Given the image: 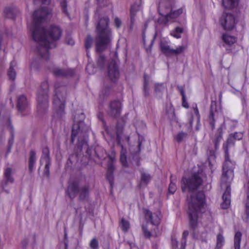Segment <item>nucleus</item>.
Instances as JSON below:
<instances>
[{
	"label": "nucleus",
	"instance_id": "603ef678",
	"mask_svg": "<svg viewBox=\"0 0 249 249\" xmlns=\"http://www.w3.org/2000/svg\"><path fill=\"white\" fill-rule=\"evenodd\" d=\"M177 188L176 184L173 183L171 180L168 187L169 192L172 194H173L177 190Z\"/></svg>",
	"mask_w": 249,
	"mask_h": 249
},
{
	"label": "nucleus",
	"instance_id": "4d7b16f0",
	"mask_svg": "<svg viewBox=\"0 0 249 249\" xmlns=\"http://www.w3.org/2000/svg\"><path fill=\"white\" fill-rule=\"evenodd\" d=\"M163 17H164L163 18H160L158 19V22L160 24H166L170 18L167 16Z\"/></svg>",
	"mask_w": 249,
	"mask_h": 249
},
{
	"label": "nucleus",
	"instance_id": "0e129e2a",
	"mask_svg": "<svg viewBox=\"0 0 249 249\" xmlns=\"http://www.w3.org/2000/svg\"><path fill=\"white\" fill-rule=\"evenodd\" d=\"M178 89L179 90L181 95L182 96H185V92L184 88L182 86H178Z\"/></svg>",
	"mask_w": 249,
	"mask_h": 249
},
{
	"label": "nucleus",
	"instance_id": "6e6552de",
	"mask_svg": "<svg viewBox=\"0 0 249 249\" xmlns=\"http://www.w3.org/2000/svg\"><path fill=\"white\" fill-rule=\"evenodd\" d=\"M66 89L57 83L54 84V95L53 98L54 108L57 113L61 114L64 111Z\"/></svg>",
	"mask_w": 249,
	"mask_h": 249
},
{
	"label": "nucleus",
	"instance_id": "6ab92c4d",
	"mask_svg": "<svg viewBox=\"0 0 249 249\" xmlns=\"http://www.w3.org/2000/svg\"><path fill=\"white\" fill-rule=\"evenodd\" d=\"M223 202L221 204V207L223 209H228L231 204V188L229 184L226 185V189L223 196Z\"/></svg>",
	"mask_w": 249,
	"mask_h": 249
},
{
	"label": "nucleus",
	"instance_id": "37998d69",
	"mask_svg": "<svg viewBox=\"0 0 249 249\" xmlns=\"http://www.w3.org/2000/svg\"><path fill=\"white\" fill-rule=\"evenodd\" d=\"M186 49L185 46H180L177 47L176 49H172V54L178 55L182 53Z\"/></svg>",
	"mask_w": 249,
	"mask_h": 249
},
{
	"label": "nucleus",
	"instance_id": "9d476101",
	"mask_svg": "<svg viewBox=\"0 0 249 249\" xmlns=\"http://www.w3.org/2000/svg\"><path fill=\"white\" fill-rule=\"evenodd\" d=\"M220 113V109L218 107L217 102L215 101H212L207 121L212 130L215 127V120L218 118Z\"/></svg>",
	"mask_w": 249,
	"mask_h": 249
},
{
	"label": "nucleus",
	"instance_id": "de8ad7c7",
	"mask_svg": "<svg viewBox=\"0 0 249 249\" xmlns=\"http://www.w3.org/2000/svg\"><path fill=\"white\" fill-rule=\"evenodd\" d=\"M165 86L164 83H158L155 85V91L156 93L162 92L165 89Z\"/></svg>",
	"mask_w": 249,
	"mask_h": 249
},
{
	"label": "nucleus",
	"instance_id": "f03ea898",
	"mask_svg": "<svg viewBox=\"0 0 249 249\" xmlns=\"http://www.w3.org/2000/svg\"><path fill=\"white\" fill-rule=\"evenodd\" d=\"M96 0L97 7L94 17L98 20L96 24V50L97 52H101L110 45L112 40V32L109 28V18L107 16H101L102 9L108 6L110 3L108 0Z\"/></svg>",
	"mask_w": 249,
	"mask_h": 249
},
{
	"label": "nucleus",
	"instance_id": "4468645a",
	"mask_svg": "<svg viewBox=\"0 0 249 249\" xmlns=\"http://www.w3.org/2000/svg\"><path fill=\"white\" fill-rule=\"evenodd\" d=\"M122 105L119 100H113L109 103L107 114L113 118L119 117L122 111Z\"/></svg>",
	"mask_w": 249,
	"mask_h": 249
},
{
	"label": "nucleus",
	"instance_id": "8fccbe9b",
	"mask_svg": "<svg viewBox=\"0 0 249 249\" xmlns=\"http://www.w3.org/2000/svg\"><path fill=\"white\" fill-rule=\"evenodd\" d=\"M51 165V160L50 159H47V161H46V164L45 166L44 169V174L47 176L49 177L50 175V166Z\"/></svg>",
	"mask_w": 249,
	"mask_h": 249
},
{
	"label": "nucleus",
	"instance_id": "ea45409f",
	"mask_svg": "<svg viewBox=\"0 0 249 249\" xmlns=\"http://www.w3.org/2000/svg\"><path fill=\"white\" fill-rule=\"evenodd\" d=\"M144 83H143V93L145 97H147L149 95V83L148 80L146 79V75H144Z\"/></svg>",
	"mask_w": 249,
	"mask_h": 249
},
{
	"label": "nucleus",
	"instance_id": "b1692460",
	"mask_svg": "<svg viewBox=\"0 0 249 249\" xmlns=\"http://www.w3.org/2000/svg\"><path fill=\"white\" fill-rule=\"evenodd\" d=\"M151 179V175L144 172H141V181L139 183V186L142 187L147 185Z\"/></svg>",
	"mask_w": 249,
	"mask_h": 249
},
{
	"label": "nucleus",
	"instance_id": "774afa93",
	"mask_svg": "<svg viewBox=\"0 0 249 249\" xmlns=\"http://www.w3.org/2000/svg\"><path fill=\"white\" fill-rule=\"evenodd\" d=\"M67 43L71 45H73L74 44V41L72 39H70L67 42Z\"/></svg>",
	"mask_w": 249,
	"mask_h": 249
},
{
	"label": "nucleus",
	"instance_id": "09e8293b",
	"mask_svg": "<svg viewBox=\"0 0 249 249\" xmlns=\"http://www.w3.org/2000/svg\"><path fill=\"white\" fill-rule=\"evenodd\" d=\"M93 42V38L90 35H88L85 41V47L87 50L91 48Z\"/></svg>",
	"mask_w": 249,
	"mask_h": 249
},
{
	"label": "nucleus",
	"instance_id": "423d86ee",
	"mask_svg": "<svg viewBox=\"0 0 249 249\" xmlns=\"http://www.w3.org/2000/svg\"><path fill=\"white\" fill-rule=\"evenodd\" d=\"M90 186L85 184L79 188V182L75 180L69 182L67 187V194L71 199H74L79 193V198L84 201L89 198Z\"/></svg>",
	"mask_w": 249,
	"mask_h": 249
},
{
	"label": "nucleus",
	"instance_id": "f3484780",
	"mask_svg": "<svg viewBox=\"0 0 249 249\" xmlns=\"http://www.w3.org/2000/svg\"><path fill=\"white\" fill-rule=\"evenodd\" d=\"M121 129H118L117 131V143L121 147V155H120V161L123 166L128 167V163L126 160V150L124 147V145L121 143Z\"/></svg>",
	"mask_w": 249,
	"mask_h": 249
},
{
	"label": "nucleus",
	"instance_id": "4be33fe9",
	"mask_svg": "<svg viewBox=\"0 0 249 249\" xmlns=\"http://www.w3.org/2000/svg\"><path fill=\"white\" fill-rule=\"evenodd\" d=\"M36 160V152L34 150H31L29 152L28 160V168L30 173H32L35 169Z\"/></svg>",
	"mask_w": 249,
	"mask_h": 249
},
{
	"label": "nucleus",
	"instance_id": "864d4df0",
	"mask_svg": "<svg viewBox=\"0 0 249 249\" xmlns=\"http://www.w3.org/2000/svg\"><path fill=\"white\" fill-rule=\"evenodd\" d=\"M235 140H240L243 137V134L241 132H235L234 133L231 134Z\"/></svg>",
	"mask_w": 249,
	"mask_h": 249
},
{
	"label": "nucleus",
	"instance_id": "473e14b6",
	"mask_svg": "<svg viewBox=\"0 0 249 249\" xmlns=\"http://www.w3.org/2000/svg\"><path fill=\"white\" fill-rule=\"evenodd\" d=\"M242 233L240 231L236 232L234 235V249H240V243L242 237Z\"/></svg>",
	"mask_w": 249,
	"mask_h": 249
},
{
	"label": "nucleus",
	"instance_id": "9b49d317",
	"mask_svg": "<svg viewBox=\"0 0 249 249\" xmlns=\"http://www.w3.org/2000/svg\"><path fill=\"white\" fill-rule=\"evenodd\" d=\"M29 107V101L25 94H20L17 96V107L18 113L22 117L27 114Z\"/></svg>",
	"mask_w": 249,
	"mask_h": 249
},
{
	"label": "nucleus",
	"instance_id": "bb28decb",
	"mask_svg": "<svg viewBox=\"0 0 249 249\" xmlns=\"http://www.w3.org/2000/svg\"><path fill=\"white\" fill-rule=\"evenodd\" d=\"M19 11L16 8H7L4 10V13L8 18H15Z\"/></svg>",
	"mask_w": 249,
	"mask_h": 249
},
{
	"label": "nucleus",
	"instance_id": "7ed1b4c3",
	"mask_svg": "<svg viewBox=\"0 0 249 249\" xmlns=\"http://www.w3.org/2000/svg\"><path fill=\"white\" fill-rule=\"evenodd\" d=\"M188 201L190 225L195 229L197 226L199 214L205 212V196L203 192H199L196 195H191Z\"/></svg>",
	"mask_w": 249,
	"mask_h": 249
},
{
	"label": "nucleus",
	"instance_id": "1a4fd4ad",
	"mask_svg": "<svg viewBox=\"0 0 249 249\" xmlns=\"http://www.w3.org/2000/svg\"><path fill=\"white\" fill-rule=\"evenodd\" d=\"M235 162L230 159L229 154H225V161L223 164L222 183L229 184L234 178V169Z\"/></svg>",
	"mask_w": 249,
	"mask_h": 249
},
{
	"label": "nucleus",
	"instance_id": "4c0bfd02",
	"mask_svg": "<svg viewBox=\"0 0 249 249\" xmlns=\"http://www.w3.org/2000/svg\"><path fill=\"white\" fill-rule=\"evenodd\" d=\"M187 133L183 131L179 132L174 136L175 140L178 143L181 142L187 137Z\"/></svg>",
	"mask_w": 249,
	"mask_h": 249
},
{
	"label": "nucleus",
	"instance_id": "5fc2aeb1",
	"mask_svg": "<svg viewBox=\"0 0 249 249\" xmlns=\"http://www.w3.org/2000/svg\"><path fill=\"white\" fill-rule=\"evenodd\" d=\"M43 157L47 161V159H50L49 157V151L48 148L43 149Z\"/></svg>",
	"mask_w": 249,
	"mask_h": 249
},
{
	"label": "nucleus",
	"instance_id": "c85d7f7f",
	"mask_svg": "<svg viewBox=\"0 0 249 249\" xmlns=\"http://www.w3.org/2000/svg\"><path fill=\"white\" fill-rule=\"evenodd\" d=\"M223 6L226 9H232L238 4V0H222Z\"/></svg>",
	"mask_w": 249,
	"mask_h": 249
},
{
	"label": "nucleus",
	"instance_id": "c756f323",
	"mask_svg": "<svg viewBox=\"0 0 249 249\" xmlns=\"http://www.w3.org/2000/svg\"><path fill=\"white\" fill-rule=\"evenodd\" d=\"M223 41L229 45H231L236 42V38L228 34H224L222 36Z\"/></svg>",
	"mask_w": 249,
	"mask_h": 249
},
{
	"label": "nucleus",
	"instance_id": "79ce46f5",
	"mask_svg": "<svg viewBox=\"0 0 249 249\" xmlns=\"http://www.w3.org/2000/svg\"><path fill=\"white\" fill-rule=\"evenodd\" d=\"M134 9H132V10L130 11V25H129V30L130 31H132L133 28H134V25H135V17H136V14H135V13H134Z\"/></svg>",
	"mask_w": 249,
	"mask_h": 249
},
{
	"label": "nucleus",
	"instance_id": "e2e57ef3",
	"mask_svg": "<svg viewBox=\"0 0 249 249\" xmlns=\"http://www.w3.org/2000/svg\"><path fill=\"white\" fill-rule=\"evenodd\" d=\"M246 210L245 212L248 216H249V199H246Z\"/></svg>",
	"mask_w": 249,
	"mask_h": 249
},
{
	"label": "nucleus",
	"instance_id": "58836bf2",
	"mask_svg": "<svg viewBox=\"0 0 249 249\" xmlns=\"http://www.w3.org/2000/svg\"><path fill=\"white\" fill-rule=\"evenodd\" d=\"M120 225L122 230L124 232L127 231L130 228L129 222L127 220L124 219V218H122Z\"/></svg>",
	"mask_w": 249,
	"mask_h": 249
},
{
	"label": "nucleus",
	"instance_id": "f8f14e48",
	"mask_svg": "<svg viewBox=\"0 0 249 249\" xmlns=\"http://www.w3.org/2000/svg\"><path fill=\"white\" fill-rule=\"evenodd\" d=\"M220 22L225 30L230 31L235 26V18L231 14L224 13L220 18Z\"/></svg>",
	"mask_w": 249,
	"mask_h": 249
},
{
	"label": "nucleus",
	"instance_id": "7c9ffc66",
	"mask_svg": "<svg viewBox=\"0 0 249 249\" xmlns=\"http://www.w3.org/2000/svg\"><path fill=\"white\" fill-rule=\"evenodd\" d=\"M16 65V63L12 61L10 63V67L8 71V75L10 79L14 80L16 77V72L14 70V67Z\"/></svg>",
	"mask_w": 249,
	"mask_h": 249
},
{
	"label": "nucleus",
	"instance_id": "052dcab7",
	"mask_svg": "<svg viewBox=\"0 0 249 249\" xmlns=\"http://www.w3.org/2000/svg\"><path fill=\"white\" fill-rule=\"evenodd\" d=\"M182 106L186 108H189V105L186 101L185 95L182 96Z\"/></svg>",
	"mask_w": 249,
	"mask_h": 249
},
{
	"label": "nucleus",
	"instance_id": "72a5a7b5",
	"mask_svg": "<svg viewBox=\"0 0 249 249\" xmlns=\"http://www.w3.org/2000/svg\"><path fill=\"white\" fill-rule=\"evenodd\" d=\"M183 9L182 8H179L178 9L174 11H173L172 9L167 17L169 18L170 19L175 18L181 15L183 13Z\"/></svg>",
	"mask_w": 249,
	"mask_h": 249
},
{
	"label": "nucleus",
	"instance_id": "aec40b11",
	"mask_svg": "<svg viewBox=\"0 0 249 249\" xmlns=\"http://www.w3.org/2000/svg\"><path fill=\"white\" fill-rule=\"evenodd\" d=\"M4 178L5 181L2 184L3 190L7 193H8V191L5 190L4 188L6 187L7 184L9 183H12L14 182V178L12 175V169L10 168H7L4 172Z\"/></svg>",
	"mask_w": 249,
	"mask_h": 249
},
{
	"label": "nucleus",
	"instance_id": "a18cd8bd",
	"mask_svg": "<svg viewBox=\"0 0 249 249\" xmlns=\"http://www.w3.org/2000/svg\"><path fill=\"white\" fill-rule=\"evenodd\" d=\"M105 61V58L104 56L101 55L98 57L97 60V64L100 69H102L104 67Z\"/></svg>",
	"mask_w": 249,
	"mask_h": 249
},
{
	"label": "nucleus",
	"instance_id": "c9c22d12",
	"mask_svg": "<svg viewBox=\"0 0 249 249\" xmlns=\"http://www.w3.org/2000/svg\"><path fill=\"white\" fill-rule=\"evenodd\" d=\"M183 29L180 27H177L174 30L170 32V35L176 38L181 37V34L183 33Z\"/></svg>",
	"mask_w": 249,
	"mask_h": 249
},
{
	"label": "nucleus",
	"instance_id": "e433bc0d",
	"mask_svg": "<svg viewBox=\"0 0 249 249\" xmlns=\"http://www.w3.org/2000/svg\"><path fill=\"white\" fill-rule=\"evenodd\" d=\"M118 129H121V130H122L121 139V143L123 145V142H126L127 143H128L129 141V137L128 136L124 135L123 134V127L122 126L119 125L118 124L117 125V126H116V135L117 136V131H118ZM116 139L117 140V138H116Z\"/></svg>",
	"mask_w": 249,
	"mask_h": 249
},
{
	"label": "nucleus",
	"instance_id": "bf43d9fd",
	"mask_svg": "<svg viewBox=\"0 0 249 249\" xmlns=\"http://www.w3.org/2000/svg\"><path fill=\"white\" fill-rule=\"evenodd\" d=\"M114 25L117 28H120L122 25V21L118 18H115L114 19Z\"/></svg>",
	"mask_w": 249,
	"mask_h": 249
},
{
	"label": "nucleus",
	"instance_id": "393cba45",
	"mask_svg": "<svg viewBox=\"0 0 249 249\" xmlns=\"http://www.w3.org/2000/svg\"><path fill=\"white\" fill-rule=\"evenodd\" d=\"M235 141V140L233 137L232 135L230 134L226 141V142L223 144V148L224 149L225 154H229V147L234 145Z\"/></svg>",
	"mask_w": 249,
	"mask_h": 249
},
{
	"label": "nucleus",
	"instance_id": "2eb2a0df",
	"mask_svg": "<svg viewBox=\"0 0 249 249\" xmlns=\"http://www.w3.org/2000/svg\"><path fill=\"white\" fill-rule=\"evenodd\" d=\"M108 76L110 80L114 83H115L119 78L120 72L118 67L116 63L113 60L110 61L108 64Z\"/></svg>",
	"mask_w": 249,
	"mask_h": 249
},
{
	"label": "nucleus",
	"instance_id": "49530a36",
	"mask_svg": "<svg viewBox=\"0 0 249 249\" xmlns=\"http://www.w3.org/2000/svg\"><path fill=\"white\" fill-rule=\"evenodd\" d=\"M224 242V238L222 234L219 233L217 235L216 244L218 247H222Z\"/></svg>",
	"mask_w": 249,
	"mask_h": 249
},
{
	"label": "nucleus",
	"instance_id": "2f4dec72",
	"mask_svg": "<svg viewBox=\"0 0 249 249\" xmlns=\"http://www.w3.org/2000/svg\"><path fill=\"white\" fill-rule=\"evenodd\" d=\"M161 52L166 56L172 55V50L168 45L165 42H161L160 44Z\"/></svg>",
	"mask_w": 249,
	"mask_h": 249
},
{
	"label": "nucleus",
	"instance_id": "cd10ccee",
	"mask_svg": "<svg viewBox=\"0 0 249 249\" xmlns=\"http://www.w3.org/2000/svg\"><path fill=\"white\" fill-rule=\"evenodd\" d=\"M165 115L167 116L168 118L171 120H174L175 119V110L171 104L168 105L166 106Z\"/></svg>",
	"mask_w": 249,
	"mask_h": 249
},
{
	"label": "nucleus",
	"instance_id": "0eeeda50",
	"mask_svg": "<svg viewBox=\"0 0 249 249\" xmlns=\"http://www.w3.org/2000/svg\"><path fill=\"white\" fill-rule=\"evenodd\" d=\"M49 84L47 81H45L41 83L37 91V111L38 115H42L45 114L49 107Z\"/></svg>",
	"mask_w": 249,
	"mask_h": 249
},
{
	"label": "nucleus",
	"instance_id": "a878e982",
	"mask_svg": "<svg viewBox=\"0 0 249 249\" xmlns=\"http://www.w3.org/2000/svg\"><path fill=\"white\" fill-rule=\"evenodd\" d=\"M142 229L144 236L145 238H149L152 235L155 236H157L159 234V232L157 231L158 229L157 230L156 227H155V229H154L153 231H150L148 230V228L146 225H142Z\"/></svg>",
	"mask_w": 249,
	"mask_h": 249
},
{
	"label": "nucleus",
	"instance_id": "c03bdc74",
	"mask_svg": "<svg viewBox=\"0 0 249 249\" xmlns=\"http://www.w3.org/2000/svg\"><path fill=\"white\" fill-rule=\"evenodd\" d=\"M142 4V0H136L135 3L131 6L130 11L134 9V12L136 14L137 12L140 10Z\"/></svg>",
	"mask_w": 249,
	"mask_h": 249
},
{
	"label": "nucleus",
	"instance_id": "69168bd1",
	"mask_svg": "<svg viewBox=\"0 0 249 249\" xmlns=\"http://www.w3.org/2000/svg\"><path fill=\"white\" fill-rule=\"evenodd\" d=\"M97 116L98 117V118L102 121H103V117H104V114L102 112H99L98 115H97Z\"/></svg>",
	"mask_w": 249,
	"mask_h": 249
},
{
	"label": "nucleus",
	"instance_id": "ddd939ff",
	"mask_svg": "<svg viewBox=\"0 0 249 249\" xmlns=\"http://www.w3.org/2000/svg\"><path fill=\"white\" fill-rule=\"evenodd\" d=\"M144 213L145 219L155 226L156 229L158 230V227L160 223L162 217L160 212L157 211L155 213H152L148 210H145Z\"/></svg>",
	"mask_w": 249,
	"mask_h": 249
},
{
	"label": "nucleus",
	"instance_id": "a211bd4d",
	"mask_svg": "<svg viewBox=\"0 0 249 249\" xmlns=\"http://www.w3.org/2000/svg\"><path fill=\"white\" fill-rule=\"evenodd\" d=\"M50 71L55 76H71L74 74V71L72 70H64L56 67L50 68Z\"/></svg>",
	"mask_w": 249,
	"mask_h": 249
},
{
	"label": "nucleus",
	"instance_id": "f257e3e1",
	"mask_svg": "<svg viewBox=\"0 0 249 249\" xmlns=\"http://www.w3.org/2000/svg\"><path fill=\"white\" fill-rule=\"evenodd\" d=\"M52 9L47 7L36 10L33 15V24L30 27L32 39L37 43L36 52L45 60L50 58L49 49L55 47L54 41L59 39L62 35L61 30L57 26L52 25L46 32L43 25L45 18L52 15Z\"/></svg>",
	"mask_w": 249,
	"mask_h": 249
},
{
	"label": "nucleus",
	"instance_id": "dca6fc26",
	"mask_svg": "<svg viewBox=\"0 0 249 249\" xmlns=\"http://www.w3.org/2000/svg\"><path fill=\"white\" fill-rule=\"evenodd\" d=\"M173 2L170 0H161L159 4L158 11L162 16H167L173 8Z\"/></svg>",
	"mask_w": 249,
	"mask_h": 249
},
{
	"label": "nucleus",
	"instance_id": "39448f33",
	"mask_svg": "<svg viewBox=\"0 0 249 249\" xmlns=\"http://www.w3.org/2000/svg\"><path fill=\"white\" fill-rule=\"evenodd\" d=\"M206 178L205 175L201 170L193 173L188 178H182L181 186L182 192H185L186 189L190 192L197 190L202 184Z\"/></svg>",
	"mask_w": 249,
	"mask_h": 249
},
{
	"label": "nucleus",
	"instance_id": "338daca9",
	"mask_svg": "<svg viewBox=\"0 0 249 249\" xmlns=\"http://www.w3.org/2000/svg\"><path fill=\"white\" fill-rule=\"evenodd\" d=\"M109 162H108V164L110 163H112L113 164V161L115 160V158L113 156H109Z\"/></svg>",
	"mask_w": 249,
	"mask_h": 249
},
{
	"label": "nucleus",
	"instance_id": "13d9d810",
	"mask_svg": "<svg viewBox=\"0 0 249 249\" xmlns=\"http://www.w3.org/2000/svg\"><path fill=\"white\" fill-rule=\"evenodd\" d=\"M172 245L173 249H179V247L178 248V246H179V245H178V241L176 239H172Z\"/></svg>",
	"mask_w": 249,
	"mask_h": 249
},
{
	"label": "nucleus",
	"instance_id": "6e6d98bb",
	"mask_svg": "<svg viewBox=\"0 0 249 249\" xmlns=\"http://www.w3.org/2000/svg\"><path fill=\"white\" fill-rule=\"evenodd\" d=\"M33 2L35 4L42 3L43 4H49L51 2V0H34Z\"/></svg>",
	"mask_w": 249,
	"mask_h": 249
},
{
	"label": "nucleus",
	"instance_id": "a19ab883",
	"mask_svg": "<svg viewBox=\"0 0 249 249\" xmlns=\"http://www.w3.org/2000/svg\"><path fill=\"white\" fill-rule=\"evenodd\" d=\"M189 234V232L187 231H183L182 234V236L180 241V243L179 244V247L183 248H185L186 245V240L187 237Z\"/></svg>",
	"mask_w": 249,
	"mask_h": 249
},
{
	"label": "nucleus",
	"instance_id": "f704fd0d",
	"mask_svg": "<svg viewBox=\"0 0 249 249\" xmlns=\"http://www.w3.org/2000/svg\"><path fill=\"white\" fill-rule=\"evenodd\" d=\"M59 2L62 12L68 17L70 18V14L67 9V1L66 0H57Z\"/></svg>",
	"mask_w": 249,
	"mask_h": 249
},
{
	"label": "nucleus",
	"instance_id": "5701e85b",
	"mask_svg": "<svg viewBox=\"0 0 249 249\" xmlns=\"http://www.w3.org/2000/svg\"><path fill=\"white\" fill-rule=\"evenodd\" d=\"M115 169V166L114 164L112 163H110L108 164L107 165V170L106 175L107 179L108 180V181L109 182V184L110 185V187L112 188L113 183V180H114V176H113V172Z\"/></svg>",
	"mask_w": 249,
	"mask_h": 249
},
{
	"label": "nucleus",
	"instance_id": "20e7f679",
	"mask_svg": "<svg viewBox=\"0 0 249 249\" xmlns=\"http://www.w3.org/2000/svg\"><path fill=\"white\" fill-rule=\"evenodd\" d=\"M84 118L85 115L82 112L76 113L73 116L74 124L71 134V142L73 143L75 139L77 138L78 146L81 148L87 145V130L85 128V124L83 122Z\"/></svg>",
	"mask_w": 249,
	"mask_h": 249
},
{
	"label": "nucleus",
	"instance_id": "3c124183",
	"mask_svg": "<svg viewBox=\"0 0 249 249\" xmlns=\"http://www.w3.org/2000/svg\"><path fill=\"white\" fill-rule=\"evenodd\" d=\"M89 246L91 249H98L99 243L96 238H93L90 242Z\"/></svg>",
	"mask_w": 249,
	"mask_h": 249
},
{
	"label": "nucleus",
	"instance_id": "680f3d73",
	"mask_svg": "<svg viewBox=\"0 0 249 249\" xmlns=\"http://www.w3.org/2000/svg\"><path fill=\"white\" fill-rule=\"evenodd\" d=\"M193 108L194 110L195 114L197 116L198 120H199L200 118V115L199 114V111H198V108L197 107L196 104H195V106H193Z\"/></svg>",
	"mask_w": 249,
	"mask_h": 249
},
{
	"label": "nucleus",
	"instance_id": "412c9836",
	"mask_svg": "<svg viewBox=\"0 0 249 249\" xmlns=\"http://www.w3.org/2000/svg\"><path fill=\"white\" fill-rule=\"evenodd\" d=\"M224 126V124H223L218 128L214 135L213 142L214 144V147L215 149H218L219 145V142L222 139Z\"/></svg>",
	"mask_w": 249,
	"mask_h": 249
}]
</instances>
